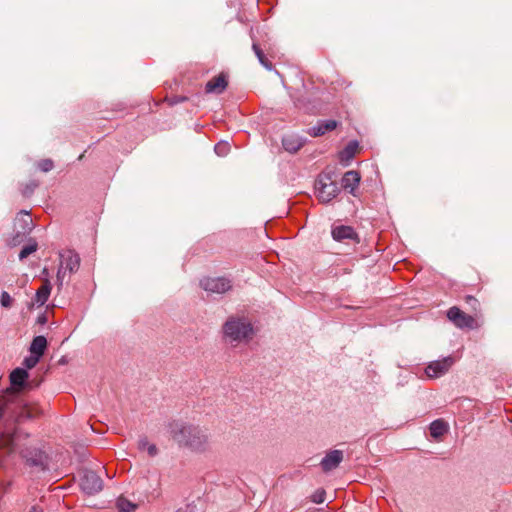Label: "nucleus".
Listing matches in <instances>:
<instances>
[{"instance_id":"1","label":"nucleus","mask_w":512,"mask_h":512,"mask_svg":"<svg viewBox=\"0 0 512 512\" xmlns=\"http://www.w3.org/2000/svg\"><path fill=\"white\" fill-rule=\"evenodd\" d=\"M168 433L181 447L189 448L195 452H204L210 447V437L207 431L199 426L181 421L169 422Z\"/></svg>"},{"instance_id":"2","label":"nucleus","mask_w":512,"mask_h":512,"mask_svg":"<svg viewBox=\"0 0 512 512\" xmlns=\"http://www.w3.org/2000/svg\"><path fill=\"white\" fill-rule=\"evenodd\" d=\"M253 333L251 322L244 317H230L223 325L224 338L231 344L247 342Z\"/></svg>"},{"instance_id":"3","label":"nucleus","mask_w":512,"mask_h":512,"mask_svg":"<svg viewBox=\"0 0 512 512\" xmlns=\"http://www.w3.org/2000/svg\"><path fill=\"white\" fill-rule=\"evenodd\" d=\"M27 437L28 434L15 428L14 422H8L0 433V448L6 449L9 454L19 452L23 458L28 459L27 450L21 443Z\"/></svg>"},{"instance_id":"4","label":"nucleus","mask_w":512,"mask_h":512,"mask_svg":"<svg viewBox=\"0 0 512 512\" xmlns=\"http://www.w3.org/2000/svg\"><path fill=\"white\" fill-rule=\"evenodd\" d=\"M315 189L317 198L323 203L330 202L340 191L337 182L329 174L319 175L315 183Z\"/></svg>"},{"instance_id":"5","label":"nucleus","mask_w":512,"mask_h":512,"mask_svg":"<svg viewBox=\"0 0 512 512\" xmlns=\"http://www.w3.org/2000/svg\"><path fill=\"white\" fill-rule=\"evenodd\" d=\"M453 356H447L439 360L431 361L425 368V374L430 379L444 376L455 364Z\"/></svg>"},{"instance_id":"6","label":"nucleus","mask_w":512,"mask_h":512,"mask_svg":"<svg viewBox=\"0 0 512 512\" xmlns=\"http://www.w3.org/2000/svg\"><path fill=\"white\" fill-rule=\"evenodd\" d=\"M448 319L460 329H476L478 324L476 319L461 311L458 307L453 306L447 311Z\"/></svg>"},{"instance_id":"7","label":"nucleus","mask_w":512,"mask_h":512,"mask_svg":"<svg viewBox=\"0 0 512 512\" xmlns=\"http://www.w3.org/2000/svg\"><path fill=\"white\" fill-rule=\"evenodd\" d=\"M200 286L208 293L223 294L231 289L232 284L225 277H207L200 281Z\"/></svg>"},{"instance_id":"8","label":"nucleus","mask_w":512,"mask_h":512,"mask_svg":"<svg viewBox=\"0 0 512 512\" xmlns=\"http://www.w3.org/2000/svg\"><path fill=\"white\" fill-rule=\"evenodd\" d=\"M80 486L86 494L94 495L102 490L103 482L95 472L87 471L81 478Z\"/></svg>"},{"instance_id":"9","label":"nucleus","mask_w":512,"mask_h":512,"mask_svg":"<svg viewBox=\"0 0 512 512\" xmlns=\"http://www.w3.org/2000/svg\"><path fill=\"white\" fill-rule=\"evenodd\" d=\"M343 458L344 454L341 450L335 449L327 452L320 462L322 470L324 472H330L336 469L343 461Z\"/></svg>"},{"instance_id":"10","label":"nucleus","mask_w":512,"mask_h":512,"mask_svg":"<svg viewBox=\"0 0 512 512\" xmlns=\"http://www.w3.org/2000/svg\"><path fill=\"white\" fill-rule=\"evenodd\" d=\"M60 265L68 269L69 274L75 273L80 266V257L72 250H66L59 253Z\"/></svg>"},{"instance_id":"11","label":"nucleus","mask_w":512,"mask_h":512,"mask_svg":"<svg viewBox=\"0 0 512 512\" xmlns=\"http://www.w3.org/2000/svg\"><path fill=\"white\" fill-rule=\"evenodd\" d=\"M29 374L24 368H16L14 369L9 376L10 384L13 389L16 391H20L27 385V379Z\"/></svg>"},{"instance_id":"12","label":"nucleus","mask_w":512,"mask_h":512,"mask_svg":"<svg viewBox=\"0 0 512 512\" xmlns=\"http://www.w3.org/2000/svg\"><path fill=\"white\" fill-rule=\"evenodd\" d=\"M361 176L355 170L347 171L341 180L342 187L349 191L350 194L355 195V190L359 185Z\"/></svg>"},{"instance_id":"13","label":"nucleus","mask_w":512,"mask_h":512,"mask_svg":"<svg viewBox=\"0 0 512 512\" xmlns=\"http://www.w3.org/2000/svg\"><path fill=\"white\" fill-rule=\"evenodd\" d=\"M332 237L335 241L341 242L344 240H355L357 234L351 226L340 225L332 229Z\"/></svg>"},{"instance_id":"14","label":"nucleus","mask_w":512,"mask_h":512,"mask_svg":"<svg viewBox=\"0 0 512 512\" xmlns=\"http://www.w3.org/2000/svg\"><path fill=\"white\" fill-rule=\"evenodd\" d=\"M337 121L335 120H323L319 121L315 126L309 128L308 134L312 137H318L324 135L328 131H332L337 127Z\"/></svg>"},{"instance_id":"15","label":"nucleus","mask_w":512,"mask_h":512,"mask_svg":"<svg viewBox=\"0 0 512 512\" xmlns=\"http://www.w3.org/2000/svg\"><path fill=\"white\" fill-rule=\"evenodd\" d=\"M305 143V140L295 134L285 135L282 139L284 149L290 153L297 152Z\"/></svg>"},{"instance_id":"16","label":"nucleus","mask_w":512,"mask_h":512,"mask_svg":"<svg viewBox=\"0 0 512 512\" xmlns=\"http://www.w3.org/2000/svg\"><path fill=\"white\" fill-rule=\"evenodd\" d=\"M227 87V80L224 75H218L207 82L205 90L207 93L221 94Z\"/></svg>"},{"instance_id":"17","label":"nucleus","mask_w":512,"mask_h":512,"mask_svg":"<svg viewBox=\"0 0 512 512\" xmlns=\"http://www.w3.org/2000/svg\"><path fill=\"white\" fill-rule=\"evenodd\" d=\"M51 283L48 279H46L42 286L37 290L35 295V302L38 306H42L46 303L51 293Z\"/></svg>"},{"instance_id":"18","label":"nucleus","mask_w":512,"mask_h":512,"mask_svg":"<svg viewBox=\"0 0 512 512\" xmlns=\"http://www.w3.org/2000/svg\"><path fill=\"white\" fill-rule=\"evenodd\" d=\"M47 347V340L44 336H36L31 342L29 351L38 357H42Z\"/></svg>"},{"instance_id":"19","label":"nucleus","mask_w":512,"mask_h":512,"mask_svg":"<svg viewBox=\"0 0 512 512\" xmlns=\"http://www.w3.org/2000/svg\"><path fill=\"white\" fill-rule=\"evenodd\" d=\"M429 429L433 438H439L447 432L448 425L443 420L438 419L430 424Z\"/></svg>"},{"instance_id":"20","label":"nucleus","mask_w":512,"mask_h":512,"mask_svg":"<svg viewBox=\"0 0 512 512\" xmlns=\"http://www.w3.org/2000/svg\"><path fill=\"white\" fill-rule=\"evenodd\" d=\"M138 449L146 451L150 457H155L158 454V448L155 444L150 443L147 437H141L138 441Z\"/></svg>"},{"instance_id":"21","label":"nucleus","mask_w":512,"mask_h":512,"mask_svg":"<svg viewBox=\"0 0 512 512\" xmlns=\"http://www.w3.org/2000/svg\"><path fill=\"white\" fill-rule=\"evenodd\" d=\"M358 148V143L356 141L350 142L340 153V158L342 161H350L354 156Z\"/></svg>"},{"instance_id":"22","label":"nucleus","mask_w":512,"mask_h":512,"mask_svg":"<svg viewBox=\"0 0 512 512\" xmlns=\"http://www.w3.org/2000/svg\"><path fill=\"white\" fill-rule=\"evenodd\" d=\"M37 243L35 241L29 243L28 245L24 246L20 253H19V259L24 260L27 258L30 254L34 253L37 250Z\"/></svg>"},{"instance_id":"23","label":"nucleus","mask_w":512,"mask_h":512,"mask_svg":"<svg viewBox=\"0 0 512 512\" xmlns=\"http://www.w3.org/2000/svg\"><path fill=\"white\" fill-rule=\"evenodd\" d=\"M117 507L121 512H132L136 506L125 498H119L117 500Z\"/></svg>"},{"instance_id":"24","label":"nucleus","mask_w":512,"mask_h":512,"mask_svg":"<svg viewBox=\"0 0 512 512\" xmlns=\"http://www.w3.org/2000/svg\"><path fill=\"white\" fill-rule=\"evenodd\" d=\"M68 273H69L68 269H65L64 265L59 264L57 276H56V282H57L59 289L63 286V283H64Z\"/></svg>"},{"instance_id":"25","label":"nucleus","mask_w":512,"mask_h":512,"mask_svg":"<svg viewBox=\"0 0 512 512\" xmlns=\"http://www.w3.org/2000/svg\"><path fill=\"white\" fill-rule=\"evenodd\" d=\"M214 151L218 156H225L229 151V143L225 141H220L214 147Z\"/></svg>"},{"instance_id":"26","label":"nucleus","mask_w":512,"mask_h":512,"mask_svg":"<svg viewBox=\"0 0 512 512\" xmlns=\"http://www.w3.org/2000/svg\"><path fill=\"white\" fill-rule=\"evenodd\" d=\"M40 360V357L31 354L30 356H27L23 360V365L26 367V369H32L34 368Z\"/></svg>"},{"instance_id":"27","label":"nucleus","mask_w":512,"mask_h":512,"mask_svg":"<svg viewBox=\"0 0 512 512\" xmlns=\"http://www.w3.org/2000/svg\"><path fill=\"white\" fill-rule=\"evenodd\" d=\"M13 299L10 294L6 291H3L0 295V304L4 308H10L12 305Z\"/></svg>"},{"instance_id":"28","label":"nucleus","mask_w":512,"mask_h":512,"mask_svg":"<svg viewBox=\"0 0 512 512\" xmlns=\"http://www.w3.org/2000/svg\"><path fill=\"white\" fill-rule=\"evenodd\" d=\"M54 164L51 159H44L38 163V168L43 172H49L53 169Z\"/></svg>"},{"instance_id":"29","label":"nucleus","mask_w":512,"mask_h":512,"mask_svg":"<svg viewBox=\"0 0 512 512\" xmlns=\"http://www.w3.org/2000/svg\"><path fill=\"white\" fill-rule=\"evenodd\" d=\"M325 495H326V493L323 489L317 490L312 495V501L317 504L323 503L325 500Z\"/></svg>"},{"instance_id":"30","label":"nucleus","mask_w":512,"mask_h":512,"mask_svg":"<svg viewBox=\"0 0 512 512\" xmlns=\"http://www.w3.org/2000/svg\"><path fill=\"white\" fill-rule=\"evenodd\" d=\"M252 49L256 55V57L258 58L259 62L260 63H263V60L265 57L263 51L260 49V47L258 46L257 43L253 42V45H252Z\"/></svg>"},{"instance_id":"31","label":"nucleus","mask_w":512,"mask_h":512,"mask_svg":"<svg viewBox=\"0 0 512 512\" xmlns=\"http://www.w3.org/2000/svg\"><path fill=\"white\" fill-rule=\"evenodd\" d=\"M32 417H34L33 412L27 409H24V411L20 415V418L30 419Z\"/></svg>"},{"instance_id":"32","label":"nucleus","mask_w":512,"mask_h":512,"mask_svg":"<svg viewBox=\"0 0 512 512\" xmlns=\"http://www.w3.org/2000/svg\"><path fill=\"white\" fill-rule=\"evenodd\" d=\"M263 67H265L267 70H272V63L267 60V58H264L263 63H260Z\"/></svg>"},{"instance_id":"33","label":"nucleus","mask_w":512,"mask_h":512,"mask_svg":"<svg viewBox=\"0 0 512 512\" xmlns=\"http://www.w3.org/2000/svg\"><path fill=\"white\" fill-rule=\"evenodd\" d=\"M263 67H265L267 70H272V63L267 60V58H264L263 63H260Z\"/></svg>"},{"instance_id":"34","label":"nucleus","mask_w":512,"mask_h":512,"mask_svg":"<svg viewBox=\"0 0 512 512\" xmlns=\"http://www.w3.org/2000/svg\"><path fill=\"white\" fill-rule=\"evenodd\" d=\"M23 221L26 223V224H32V219L31 217L29 216L28 213H24L23 214Z\"/></svg>"},{"instance_id":"35","label":"nucleus","mask_w":512,"mask_h":512,"mask_svg":"<svg viewBox=\"0 0 512 512\" xmlns=\"http://www.w3.org/2000/svg\"><path fill=\"white\" fill-rule=\"evenodd\" d=\"M29 512H43L42 509L38 508V507H32Z\"/></svg>"},{"instance_id":"36","label":"nucleus","mask_w":512,"mask_h":512,"mask_svg":"<svg viewBox=\"0 0 512 512\" xmlns=\"http://www.w3.org/2000/svg\"><path fill=\"white\" fill-rule=\"evenodd\" d=\"M37 186L36 183H32V186H31V191Z\"/></svg>"},{"instance_id":"37","label":"nucleus","mask_w":512,"mask_h":512,"mask_svg":"<svg viewBox=\"0 0 512 512\" xmlns=\"http://www.w3.org/2000/svg\"><path fill=\"white\" fill-rule=\"evenodd\" d=\"M45 320L46 319L44 317L40 319V321L43 322V323L45 322Z\"/></svg>"}]
</instances>
